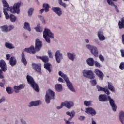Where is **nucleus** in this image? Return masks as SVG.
I'll return each mask as SVG.
<instances>
[{
	"label": "nucleus",
	"instance_id": "obj_51",
	"mask_svg": "<svg viewBox=\"0 0 124 124\" xmlns=\"http://www.w3.org/2000/svg\"><path fill=\"white\" fill-rule=\"evenodd\" d=\"M48 54L49 58H53V55H52V52H51V51L49 50L48 51Z\"/></svg>",
	"mask_w": 124,
	"mask_h": 124
},
{
	"label": "nucleus",
	"instance_id": "obj_50",
	"mask_svg": "<svg viewBox=\"0 0 124 124\" xmlns=\"http://www.w3.org/2000/svg\"><path fill=\"white\" fill-rule=\"evenodd\" d=\"M0 78H4V77L3 76V72H2V71L0 69Z\"/></svg>",
	"mask_w": 124,
	"mask_h": 124
},
{
	"label": "nucleus",
	"instance_id": "obj_32",
	"mask_svg": "<svg viewBox=\"0 0 124 124\" xmlns=\"http://www.w3.org/2000/svg\"><path fill=\"white\" fill-rule=\"evenodd\" d=\"M39 101H32L30 103V107L31 106H38L39 105Z\"/></svg>",
	"mask_w": 124,
	"mask_h": 124
},
{
	"label": "nucleus",
	"instance_id": "obj_19",
	"mask_svg": "<svg viewBox=\"0 0 124 124\" xmlns=\"http://www.w3.org/2000/svg\"><path fill=\"white\" fill-rule=\"evenodd\" d=\"M86 62L89 66H93L94 65V60L93 58H89L87 59Z\"/></svg>",
	"mask_w": 124,
	"mask_h": 124
},
{
	"label": "nucleus",
	"instance_id": "obj_43",
	"mask_svg": "<svg viewBox=\"0 0 124 124\" xmlns=\"http://www.w3.org/2000/svg\"><path fill=\"white\" fill-rule=\"evenodd\" d=\"M119 68L121 70H124V62H121L119 65Z\"/></svg>",
	"mask_w": 124,
	"mask_h": 124
},
{
	"label": "nucleus",
	"instance_id": "obj_62",
	"mask_svg": "<svg viewBox=\"0 0 124 124\" xmlns=\"http://www.w3.org/2000/svg\"><path fill=\"white\" fill-rule=\"evenodd\" d=\"M1 17V12H0V18Z\"/></svg>",
	"mask_w": 124,
	"mask_h": 124
},
{
	"label": "nucleus",
	"instance_id": "obj_14",
	"mask_svg": "<svg viewBox=\"0 0 124 124\" xmlns=\"http://www.w3.org/2000/svg\"><path fill=\"white\" fill-rule=\"evenodd\" d=\"M0 67L2 71L5 72V71L7 70V67L6 66V63H5V61L3 60L0 61Z\"/></svg>",
	"mask_w": 124,
	"mask_h": 124
},
{
	"label": "nucleus",
	"instance_id": "obj_1",
	"mask_svg": "<svg viewBox=\"0 0 124 124\" xmlns=\"http://www.w3.org/2000/svg\"><path fill=\"white\" fill-rule=\"evenodd\" d=\"M2 3L3 4L4 7H6V8H3V12L4 14L6 17V19L8 20L10 19L11 22L12 23H14V22H16L17 20V17L14 16V15H8L7 13L8 11H10L12 13H16L17 14H19L20 13V7L23 5V3L21 1H19L17 3L14 4L13 7H9V5L7 3V2L5 0H2Z\"/></svg>",
	"mask_w": 124,
	"mask_h": 124
},
{
	"label": "nucleus",
	"instance_id": "obj_46",
	"mask_svg": "<svg viewBox=\"0 0 124 124\" xmlns=\"http://www.w3.org/2000/svg\"><path fill=\"white\" fill-rule=\"evenodd\" d=\"M95 66H96V67H101V64H100L97 61H95Z\"/></svg>",
	"mask_w": 124,
	"mask_h": 124
},
{
	"label": "nucleus",
	"instance_id": "obj_3",
	"mask_svg": "<svg viewBox=\"0 0 124 124\" xmlns=\"http://www.w3.org/2000/svg\"><path fill=\"white\" fill-rule=\"evenodd\" d=\"M99 101H102L103 102H105L106 101H108L109 100L110 105L111 106L112 109L113 111L116 112L117 111V105L115 104V101L110 96H108L107 97V95L106 94H100L99 96Z\"/></svg>",
	"mask_w": 124,
	"mask_h": 124
},
{
	"label": "nucleus",
	"instance_id": "obj_29",
	"mask_svg": "<svg viewBox=\"0 0 124 124\" xmlns=\"http://www.w3.org/2000/svg\"><path fill=\"white\" fill-rule=\"evenodd\" d=\"M108 89L109 91H111V92H115V87H114L113 84L111 82H108Z\"/></svg>",
	"mask_w": 124,
	"mask_h": 124
},
{
	"label": "nucleus",
	"instance_id": "obj_23",
	"mask_svg": "<svg viewBox=\"0 0 124 124\" xmlns=\"http://www.w3.org/2000/svg\"><path fill=\"white\" fill-rule=\"evenodd\" d=\"M98 37L101 41L105 40V37L103 35V32H102V31H99L98 32Z\"/></svg>",
	"mask_w": 124,
	"mask_h": 124
},
{
	"label": "nucleus",
	"instance_id": "obj_54",
	"mask_svg": "<svg viewBox=\"0 0 124 124\" xmlns=\"http://www.w3.org/2000/svg\"><path fill=\"white\" fill-rule=\"evenodd\" d=\"M3 101H5V98H4V97H2L1 99H0V103L3 102Z\"/></svg>",
	"mask_w": 124,
	"mask_h": 124
},
{
	"label": "nucleus",
	"instance_id": "obj_10",
	"mask_svg": "<svg viewBox=\"0 0 124 124\" xmlns=\"http://www.w3.org/2000/svg\"><path fill=\"white\" fill-rule=\"evenodd\" d=\"M56 61L57 63H60L61 61L62 60V54L61 53L60 50H58L56 52L55 54Z\"/></svg>",
	"mask_w": 124,
	"mask_h": 124
},
{
	"label": "nucleus",
	"instance_id": "obj_59",
	"mask_svg": "<svg viewBox=\"0 0 124 124\" xmlns=\"http://www.w3.org/2000/svg\"><path fill=\"white\" fill-rule=\"evenodd\" d=\"M26 78H32V77H31L29 75H27V77H26Z\"/></svg>",
	"mask_w": 124,
	"mask_h": 124
},
{
	"label": "nucleus",
	"instance_id": "obj_41",
	"mask_svg": "<svg viewBox=\"0 0 124 124\" xmlns=\"http://www.w3.org/2000/svg\"><path fill=\"white\" fill-rule=\"evenodd\" d=\"M32 13H33V8H30L28 12V14L29 16H31L32 15Z\"/></svg>",
	"mask_w": 124,
	"mask_h": 124
},
{
	"label": "nucleus",
	"instance_id": "obj_38",
	"mask_svg": "<svg viewBox=\"0 0 124 124\" xmlns=\"http://www.w3.org/2000/svg\"><path fill=\"white\" fill-rule=\"evenodd\" d=\"M58 2L60 5H62V6H63V7H64V8H66V4L62 2V0H58Z\"/></svg>",
	"mask_w": 124,
	"mask_h": 124
},
{
	"label": "nucleus",
	"instance_id": "obj_63",
	"mask_svg": "<svg viewBox=\"0 0 124 124\" xmlns=\"http://www.w3.org/2000/svg\"><path fill=\"white\" fill-rule=\"evenodd\" d=\"M113 1H118V0H112Z\"/></svg>",
	"mask_w": 124,
	"mask_h": 124
},
{
	"label": "nucleus",
	"instance_id": "obj_28",
	"mask_svg": "<svg viewBox=\"0 0 124 124\" xmlns=\"http://www.w3.org/2000/svg\"><path fill=\"white\" fill-rule=\"evenodd\" d=\"M43 8L45 9V12H48L50 5L48 3H45L43 4Z\"/></svg>",
	"mask_w": 124,
	"mask_h": 124
},
{
	"label": "nucleus",
	"instance_id": "obj_45",
	"mask_svg": "<svg viewBox=\"0 0 124 124\" xmlns=\"http://www.w3.org/2000/svg\"><path fill=\"white\" fill-rule=\"evenodd\" d=\"M90 83H91L92 86H96V80L95 79L91 80Z\"/></svg>",
	"mask_w": 124,
	"mask_h": 124
},
{
	"label": "nucleus",
	"instance_id": "obj_2",
	"mask_svg": "<svg viewBox=\"0 0 124 124\" xmlns=\"http://www.w3.org/2000/svg\"><path fill=\"white\" fill-rule=\"evenodd\" d=\"M41 48H42V42L39 39H36L35 40V48L33 46H31L29 48H25L24 51L29 53V54H35L36 52L40 51Z\"/></svg>",
	"mask_w": 124,
	"mask_h": 124
},
{
	"label": "nucleus",
	"instance_id": "obj_20",
	"mask_svg": "<svg viewBox=\"0 0 124 124\" xmlns=\"http://www.w3.org/2000/svg\"><path fill=\"white\" fill-rule=\"evenodd\" d=\"M44 68H45L49 73L52 71V64L50 63H46L44 64Z\"/></svg>",
	"mask_w": 124,
	"mask_h": 124
},
{
	"label": "nucleus",
	"instance_id": "obj_15",
	"mask_svg": "<svg viewBox=\"0 0 124 124\" xmlns=\"http://www.w3.org/2000/svg\"><path fill=\"white\" fill-rule=\"evenodd\" d=\"M52 10H53L56 14H57L58 16H61V15L62 14V11L60 7H52Z\"/></svg>",
	"mask_w": 124,
	"mask_h": 124
},
{
	"label": "nucleus",
	"instance_id": "obj_49",
	"mask_svg": "<svg viewBox=\"0 0 124 124\" xmlns=\"http://www.w3.org/2000/svg\"><path fill=\"white\" fill-rule=\"evenodd\" d=\"M14 27L13 26L11 25H9V26H8V31H11V30H13Z\"/></svg>",
	"mask_w": 124,
	"mask_h": 124
},
{
	"label": "nucleus",
	"instance_id": "obj_7",
	"mask_svg": "<svg viewBox=\"0 0 124 124\" xmlns=\"http://www.w3.org/2000/svg\"><path fill=\"white\" fill-rule=\"evenodd\" d=\"M86 48L91 51V54L97 58L98 57V50L97 49V47H96V46L87 45H86Z\"/></svg>",
	"mask_w": 124,
	"mask_h": 124
},
{
	"label": "nucleus",
	"instance_id": "obj_52",
	"mask_svg": "<svg viewBox=\"0 0 124 124\" xmlns=\"http://www.w3.org/2000/svg\"><path fill=\"white\" fill-rule=\"evenodd\" d=\"M120 52L121 53V56L123 58H124V49H121L120 50Z\"/></svg>",
	"mask_w": 124,
	"mask_h": 124
},
{
	"label": "nucleus",
	"instance_id": "obj_25",
	"mask_svg": "<svg viewBox=\"0 0 124 124\" xmlns=\"http://www.w3.org/2000/svg\"><path fill=\"white\" fill-rule=\"evenodd\" d=\"M118 27L120 29H124V17H122L121 21L120 20L119 21Z\"/></svg>",
	"mask_w": 124,
	"mask_h": 124
},
{
	"label": "nucleus",
	"instance_id": "obj_24",
	"mask_svg": "<svg viewBox=\"0 0 124 124\" xmlns=\"http://www.w3.org/2000/svg\"><path fill=\"white\" fill-rule=\"evenodd\" d=\"M66 115L68 116H70V118H69L68 121H71L72 118L74 117L75 116V111L74 110H72L71 112L69 111H67L66 112Z\"/></svg>",
	"mask_w": 124,
	"mask_h": 124
},
{
	"label": "nucleus",
	"instance_id": "obj_6",
	"mask_svg": "<svg viewBox=\"0 0 124 124\" xmlns=\"http://www.w3.org/2000/svg\"><path fill=\"white\" fill-rule=\"evenodd\" d=\"M28 84L31 85V87L37 93L39 92V86L35 83L33 78H27Z\"/></svg>",
	"mask_w": 124,
	"mask_h": 124
},
{
	"label": "nucleus",
	"instance_id": "obj_39",
	"mask_svg": "<svg viewBox=\"0 0 124 124\" xmlns=\"http://www.w3.org/2000/svg\"><path fill=\"white\" fill-rule=\"evenodd\" d=\"M59 76H61V77H62V78H67V76L62 73V71L59 72Z\"/></svg>",
	"mask_w": 124,
	"mask_h": 124
},
{
	"label": "nucleus",
	"instance_id": "obj_4",
	"mask_svg": "<svg viewBox=\"0 0 124 124\" xmlns=\"http://www.w3.org/2000/svg\"><path fill=\"white\" fill-rule=\"evenodd\" d=\"M43 37L45 38V40L47 42V43H50L51 42L50 38H54V34L51 32L50 30L48 29H45L43 32Z\"/></svg>",
	"mask_w": 124,
	"mask_h": 124
},
{
	"label": "nucleus",
	"instance_id": "obj_53",
	"mask_svg": "<svg viewBox=\"0 0 124 124\" xmlns=\"http://www.w3.org/2000/svg\"><path fill=\"white\" fill-rule=\"evenodd\" d=\"M78 120L80 121H84V120H85V116H80L78 118Z\"/></svg>",
	"mask_w": 124,
	"mask_h": 124
},
{
	"label": "nucleus",
	"instance_id": "obj_56",
	"mask_svg": "<svg viewBox=\"0 0 124 124\" xmlns=\"http://www.w3.org/2000/svg\"><path fill=\"white\" fill-rule=\"evenodd\" d=\"M58 81H59V82H61L62 83L64 82V81H63V79H62V78H59Z\"/></svg>",
	"mask_w": 124,
	"mask_h": 124
},
{
	"label": "nucleus",
	"instance_id": "obj_48",
	"mask_svg": "<svg viewBox=\"0 0 124 124\" xmlns=\"http://www.w3.org/2000/svg\"><path fill=\"white\" fill-rule=\"evenodd\" d=\"M2 82H0V87H4V84H5V80L2 79Z\"/></svg>",
	"mask_w": 124,
	"mask_h": 124
},
{
	"label": "nucleus",
	"instance_id": "obj_58",
	"mask_svg": "<svg viewBox=\"0 0 124 124\" xmlns=\"http://www.w3.org/2000/svg\"><path fill=\"white\" fill-rule=\"evenodd\" d=\"M21 123H22V124H26V122L25 121H24V120L23 119H21Z\"/></svg>",
	"mask_w": 124,
	"mask_h": 124
},
{
	"label": "nucleus",
	"instance_id": "obj_16",
	"mask_svg": "<svg viewBox=\"0 0 124 124\" xmlns=\"http://www.w3.org/2000/svg\"><path fill=\"white\" fill-rule=\"evenodd\" d=\"M9 62L11 66H14L17 64V60H16V58L14 56H12L10 59Z\"/></svg>",
	"mask_w": 124,
	"mask_h": 124
},
{
	"label": "nucleus",
	"instance_id": "obj_13",
	"mask_svg": "<svg viewBox=\"0 0 124 124\" xmlns=\"http://www.w3.org/2000/svg\"><path fill=\"white\" fill-rule=\"evenodd\" d=\"M64 81L66 82L67 84V86L68 87V88L72 92H75V89L73 88V86H72V84L70 83L69 81V79L68 78H64Z\"/></svg>",
	"mask_w": 124,
	"mask_h": 124
},
{
	"label": "nucleus",
	"instance_id": "obj_36",
	"mask_svg": "<svg viewBox=\"0 0 124 124\" xmlns=\"http://www.w3.org/2000/svg\"><path fill=\"white\" fill-rule=\"evenodd\" d=\"M34 29L37 32H41V31H43V28L39 26V25H38L37 27H35Z\"/></svg>",
	"mask_w": 124,
	"mask_h": 124
},
{
	"label": "nucleus",
	"instance_id": "obj_55",
	"mask_svg": "<svg viewBox=\"0 0 124 124\" xmlns=\"http://www.w3.org/2000/svg\"><path fill=\"white\" fill-rule=\"evenodd\" d=\"M6 60L7 61L10 60V54H6Z\"/></svg>",
	"mask_w": 124,
	"mask_h": 124
},
{
	"label": "nucleus",
	"instance_id": "obj_11",
	"mask_svg": "<svg viewBox=\"0 0 124 124\" xmlns=\"http://www.w3.org/2000/svg\"><path fill=\"white\" fill-rule=\"evenodd\" d=\"M85 112L87 114H90L91 116H95L96 115V111L92 107L86 108Z\"/></svg>",
	"mask_w": 124,
	"mask_h": 124
},
{
	"label": "nucleus",
	"instance_id": "obj_26",
	"mask_svg": "<svg viewBox=\"0 0 124 124\" xmlns=\"http://www.w3.org/2000/svg\"><path fill=\"white\" fill-rule=\"evenodd\" d=\"M21 62L24 64V65H27V60H26V58L25 57V53L24 51L22 52L21 54Z\"/></svg>",
	"mask_w": 124,
	"mask_h": 124
},
{
	"label": "nucleus",
	"instance_id": "obj_37",
	"mask_svg": "<svg viewBox=\"0 0 124 124\" xmlns=\"http://www.w3.org/2000/svg\"><path fill=\"white\" fill-rule=\"evenodd\" d=\"M1 29L2 31H5L6 32H7L8 31V26L6 25L1 27Z\"/></svg>",
	"mask_w": 124,
	"mask_h": 124
},
{
	"label": "nucleus",
	"instance_id": "obj_21",
	"mask_svg": "<svg viewBox=\"0 0 124 124\" xmlns=\"http://www.w3.org/2000/svg\"><path fill=\"white\" fill-rule=\"evenodd\" d=\"M24 88H25L24 84H20L19 86H15L14 87V89L15 90H15V93H19V90H22V89H24Z\"/></svg>",
	"mask_w": 124,
	"mask_h": 124
},
{
	"label": "nucleus",
	"instance_id": "obj_17",
	"mask_svg": "<svg viewBox=\"0 0 124 124\" xmlns=\"http://www.w3.org/2000/svg\"><path fill=\"white\" fill-rule=\"evenodd\" d=\"M94 73L99 78H103L104 77L103 73L98 69H95Z\"/></svg>",
	"mask_w": 124,
	"mask_h": 124
},
{
	"label": "nucleus",
	"instance_id": "obj_35",
	"mask_svg": "<svg viewBox=\"0 0 124 124\" xmlns=\"http://www.w3.org/2000/svg\"><path fill=\"white\" fill-rule=\"evenodd\" d=\"M6 91L9 94H11V93H13V91H12V88H11V87H6Z\"/></svg>",
	"mask_w": 124,
	"mask_h": 124
},
{
	"label": "nucleus",
	"instance_id": "obj_61",
	"mask_svg": "<svg viewBox=\"0 0 124 124\" xmlns=\"http://www.w3.org/2000/svg\"><path fill=\"white\" fill-rule=\"evenodd\" d=\"M70 124V122H69V121H67L66 122V124Z\"/></svg>",
	"mask_w": 124,
	"mask_h": 124
},
{
	"label": "nucleus",
	"instance_id": "obj_33",
	"mask_svg": "<svg viewBox=\"0 0 124 124\" xmlns=\"http://www.w3.org/2000/svg\"><path fill=\"white\" fill-rule=\"evenodd\" d=\"M5 45L6 48H8V49H14L15 48V47L13 46V45H12V44H10L8 42H6Z\"/></svg>",
	"mask_w": 124,
	"mask_h": 124
},
{
	"label": "nucleus",
	"instance_id": "obj_60",
	"mask_svg": "<svg viewBox=\"0 0 124 124\" xmlns=\"http://www.w3.org/2000/svg\"><path fill=\"white\" fill-rule=\"evenodd\" d=\"M85 41H86V43H89V40L88 39H86Z\"/></svg>",
	"mask_w": 124,
	"mask_h": 124
},
{
	"label": "nucleus",
	"instance_id": "obj_44",
	"mask_svg": "<svg viewBox=\"0 0 124 124\" xmlns=\"http://www.w3.org/2000/svg\"><path fill=\"white\" fill-rule=\"evenodd\" d=\"M103 92H104V93L108 95H109V94H110V92H109V90L107 88H105Z\"/></svg>",
	"mask_w": 124,
	"mask_h": 124
},
{
	"label": "nucleus",
	"instance_id": "obj_27",
	"mask_svg": "<svg viewBox=\"0 0 124 124\" xmlns=\"http://www.w3.org/2000/svg\"><path fill=\"white\" fill-rule=\"evenodd\" d=\"M119 120L122 124H124V112L121 111L119 113Z\"/></svg>",
	"mask_w": 124,
	"mask_h": 124
},
{
	"label": "nucleus",
	"instance_id": "obj_40",
	"mask_svg": "<svg viewBox=\"0 0 124 124\" xmlns=\"http://www.w3.org/2000/svg\"><path fill=\"white\" fill-rule=\"evenodd\" d=\"M92 103V101H84V104L85 106H91V104Z\"/></svg>",
	"mask_w": 124,
	"mask_h": 124
},
{
	"label": "nucleus",
	"instance_id": "obj_30",
	"mask_svg": "<svg viewBox=\"0 0 124 124\" xmlns=\"http://www.w3.org/2000/svg\"><path fill=\"white\" fill-rule=\"evenodd\" d=\"M23 28L24 29H25V30H27L28 31H31V26H30V24L28 22L24 23Z\"/></svg>",
	"mask_w": 124,
	"mask_h": 124
},
{
	"label": "nucleus",
	"instance_id": "obj_12",
	"mask_svg": "<svg viewBox=\"0 0 124 124\" xmlns=\"http://www.w3.org/2000/svg\"><path fill=\"white\" fill-rule=\"evenodd\" d=\"M32 68L38 72L39 74H41V65L40 64H35L33 63L32 64Z\"/></svg>",
	"mask_w": 124,
	"mask_h": 124
},
{
	"label": "nucleus",
	"instance_id": "obj_64",
	"mask_svg": "<svg viewBox=\"0 0 124 124\" xmlns=\"http://www.w3.org/2000/svg\"><path fill=\"white\" fill-rule=\"evenodd\" d=\"M39 17L40 18H41V17H42V16H39Z\"/></svg>",
	"mask_w": 124,
	"mask_h": 124
},
{
	"label": "nucleus",
	"instance_id": "obj_5",
	"mask_svg": "<svg viewBox=\"0 0 124 124\" xmlns=\"http://www.w3.org/2000/svg\"><path fill=\"white\" fill-rule=\"evenodd\" d=\"M51 99H55V92L49 89L46 93V103H50Z\"/></svg>",
	"mask_w": 124,
	"mask_h": 124
},
{
	"label": "nucleus",
	"instance_id": "obj_18",
	"mask_svg": "<svg viewBox=\"0 0 124 124\" xmlns=\"http://www.w3.org/2000/svg\"><path fill=\"white\" fill-rule=\"evenodd\" d=\"M107 1L109 4V5H110V6H114L115 8V10L117 13H119L120 12V11H119V9H118V6L117 5H115V3L112 0H107Z\"/></svg>",
	"mask_w": 124,
	"mask_h": 124
},
{
	"label": "nucleus",
	"instance_id": "obj_34",
	"mask_svg": "<svg viewBox=\"0 0 124 124\" xmlns=\"http://www.w3.org/2000/svg\"><path fill=\"white\" fill-rule=\"evenodd\" d=\"M67 56L69 60L74 61V57H75V55H73V54L68 52L67 53Z\"/></svg>",
	"mask_w": 124,
	"mask_h": 124
},
{
	"label": "nucleus",
	"instance_id": "obj_42",
	"mask_svg": "<svg viewBox=\"0 0 124 124\" xmlns=\"http://www.w3.org/2000/svg\"><path fill=\"white\" fill-rule=\"evenodd\" d=\"M96 88H97L98 92H103L104 90H105L104 89L105 88L100 87V86H99L98 85L96 86Z\"/></svg>",
	"mask_w": 124,
	"mask_h": 124
},
{
	"label": "nucleus",
	"instance_id": "obj_31",
	"mask_svg": "<svg viewBox=\"0 0 124 124\" xmlns=\"http://www.w3.org/2000/svg\"><path fill=\"white\" fill-rule=\"evenodd\" d=\"M55 90L57 92H62V86L61 84H57L55 85Z\"/></svg>",
	"mask_w": 124,
	"mask_h": 124
},
{
	"label": "nucleus",
	"instance_id": "obj_8",
	"mask_svg": "<svg viewBox=\"0 0 124 124\" xmlns=\"http://www.w3.org/2000/svg\"><path fill=\"white\" fill-rule=\"evenodd\" d=\"M74 105V104L72 102L65 101L64 103H61V106L57 107V108L58 109H62L63 106H65L68 109H70Z\"/></svg>",
	"mask_w": 124,
	"mask_h": 124
},
{
	"label": "nucleus",
	"instance_id": "obj_57",
	"mask_svg": "<svg viewBox=\"0 0 124 124\" xmlns=\"http://www.w3.org/2000/svg\"><path fill=\"white\" fill-rule=\"evenodd\" d=\"M44 10H45L44 9H42L40 10V13L42 14V13H43L44 12Z\"/></svg>",
	"mask_w": 124,
	"mask_h": 124
},
{
	"label": "nucleus",
	"instance_id": "obj_47",
	"mask_svg": "<svg viewBox=\"0 0 124 124\" xmlns=\"http://www.w3.org/2000/svg\"><path fill=\"white\" fill-rule=\"evenodd\" d=\"M99 59H100L101 62H104V57H103V56L101 54H100L99 56Z\"/></svg>",
	"mask_w": 124,
	"mask_h": 124
},
{
	"label": "nucleus",
	"instance_id": "obj_22",
	"mask_svg": "<svg viewBox=\"0 0 124 124\" xmlns=\"http://www.w3.org/2000/svg\"><path fill=\"white\" fill-rule=\"evenodd\" d=\"M37 58V59H39V60H41L43 62H49V57L48 56H38Z\"/></svg>",
	"mask_w": 124,
	"mask_h": 124
},
{
	"label": "nucleus",
	"instance_id": "obj_9",
	"mask_svg": "<svg viewBox=\"0 0 124 124\" xmlns=\"http://www.w3.org/2000/svg\"><path fill=\"white\" fill-rule=\"evenodd\" d=\"M84 77H88L89 78H94V74L91 70H84L82 72Z\"/></svg>",
	"mask_w": 124,
	"mask_h": 124
}]
</instances>
